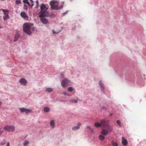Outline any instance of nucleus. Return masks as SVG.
<instances>
[{
  "label": "nucleus",
  "instance_id": "obj_1",
  "mask_svg": "<svg viewBox=\"0 0 146 146\" xmlns=\"http://www.w3.org/2000/svg\"><path fill=\"white\" fill-rule=\"evenodd\" d=\"M40 11L39 13L40 14L38 17L41 18L42 17H46L50 16V14L48 13V8L45 5L42 3L40 6Z\"/></svg>",
  "mask_w": 146,
  "mask_h": 146
},
{
  "label": "nucleus",
  "instance_id": "obj_2",
  "mask_svg": "<svg viewBox=\"0 0 146 146\" xmlns=\"http://www.w3.org/2000/svg\"><path fill=\"white\" fill-rule=\"evenodd\" d=\"M59 1L56 0L51 1L50 3L51 8L52 9L55 10L62 9L63 7V5H61L60 7H58V5L59 4Z\"/></svg>",
  "mask_w": 146,
  "mask_h": 146
},
{
  "label": "nucleus",
  "instance_id": "obj_3",
  "mask_svg": "<svg viewBox=\"0 0 146 146\" xmlns=\"http://www.w3.org/2000/svg\"><path fill=\"white\" fill-rule=\"evenodd\" d=\"M33 26V24L30 23H25L23 25V31L28 35L32 33L31 28Z\"/></svg>",
  "mask_w": 146,
  "mask_h": 146
},
{
  "label": "nucleus",
  "instance_id": "obj_4",
  "mask_svg": "<svg viewBox=\"0 0 146 146\" xmlns=\"http://www.w3.org/2000/svg\"><path fill=\"white\" fill-rule=\"evenodd\" d=\"M106 128L103 129L102 130L101 133L102 135H107L109 132H111L113 130V129L112 127Z\"/></svg>",
  "mask_w": 146,
  "mask_h": 146
},
{
  "label": "nucleus",
  "instance_id": "obj_5",
  "mask_svg": "<svg viewBox=\"0 0 146 146\" xmlns=\"http://www.w3.org/2000/svg\"><path fill=\"white\" fill-rule=\"evenodd\" d=\"M101 125L104 127H111L109 124V122L108 120L106 119H102L100 121Z\"/></svg>",
  "mask_w": 146,
  "mask_h": 146
},
{
  "label": "nucleus",
  "instance_id": "obj_6",
  "mask_svg": "<svg viewBox=\"0 0 146 146\" xmlns=\"http://www.w3.org/2000/svg\"><path fill=\"white\" fill-rule=\"evenodd\" d=\"M4 129L7 132H13L15 129V127L13 125H6L4 128Z\"/></svg>",
  "mask_w": 146,
  "mask_h": 146
},
{
  "label": "nucleus",
  "instance_id": "obj_7",
  "mask_svg": "<svg viewBox=\"0 0 146 146\" xmlns=\"http://www.w3.org/2000/svg\"><path fill=\"white\" fill-rule=\"evenodd\" d=\"M70 81L67 79L65 78L61 82V84L62 87L65 88L68 86Z\"/></svg>",
  "mask_w": 146,
  "mask_h": 146
},
{
  "label": "nucleus",
  "instance_id": "obj_8",
  "mask_svg": "<svg viewBox=\"0 0 146 146\" xmlns=\"http://www.w3.org/2000/svg\"><path fill=\"white\" fill-rule=\"evenodd\" d=\"M19 109L20 110V112L21 113L25 112L26 114H28L32 112V111L31 109H27L25 108H19Z\"/></svg>",
  "mask_w": 146,
  "mask_h": 146
},
{
  "label": "nucleus",
  "instance_id": "obj_9",
  "mask_svg": "<svg viewBox=\"0 0 146 146\" xmlns=\"http://www.w3.org/2000/svg\"><path fill=\"white\" fill-rule=\"evenodd\" d=\"M27 82V80L24 78H21L19 80V83L21 85H26Z\"/></svg>",
  "mask_w": 146,
  "mask_h": 146
},
{
  "label": "nucleus",
  "instance_id": "obj_10",
  "mask_svg": "<svg viewBox=\"0 0 146 146\" xmlns=\"http://www.w3.org/2000/svg\"><path fill=\"white\" fill-rule=\"evenodd\" d=\"M40 19V21L42 23L44 24H46L48 23V20L45 18L42 17Z\"/></svg>",
  "mask_w": 146,
  "mask_h": 146
},
{
  "label": "nucleus",
  "instance_id": "obj_11",
  "mask_svg": "<svg viewBox=\"0 0 146 146\" xmlns=\"http://www.w3.org/2000/svg\"><path fill=\"white\" fill-rule=\"evenodd\" d=\"M99 85L100 86V88L101 89V90L103 92H104L105 90L104 87V86L102 82V81L100 80L99 82Z\"/></svg>",
  "mask_w": 146,
  "mask_h": 146
},
{
  "label": "nucleus",
  "instance_id": "obj_12",
  "mask_svg": "<svg viewBox=\"0 0 146 146\" xmlns=\"http://www.w3.org/2000/svg\"><path fill=\"white\" fill-rule=\"evenodd\" d=\"M21 16L24 19H27L28 18V16L24 12H22L21 13Z\"/></svg>",
  "mask_w": 146,
  "mask_h": 146
},
{
  "label": "nucleus",
  "instance_id": "obj_13",
  "mask_svg": "<svg viewBox=\"0 0 146 146\" xmlns=\"http://www.w3.org/2000/svg\"><path fill=\"white\" fill-rule=\"evenodd\" d=\"M76 99L75 100H73L72 99H71L70 100V102L72 103H76L78 102V100H79L78 98L76 97Z\"/></svg>",
  "mask_w": 146,
  "mask_h": 146
},
{
  "label": "nucleus",
  "instance_id": "obj_14",
  "mask_svg": "<svg viewBox=\"0 0 146 146\" xmlns=\"http://www.w3.org/2000/svg\"><path fill=\"white\" fill-rule=\"evenodd\" d=\"M50 126L52 128H54L55 127V122L53 120H52L50 121Z\"/></svg>",
  "mask_w": 146,
  "mask_h": 146
},
{
  "label": "nucleus",
  "instance_id": "obj_15",
  "mask_svg": "<svg viewBox=\"0 0 146 146\" xmlns=\"http://www.w3.org/2000/svg\"><path fill=\"white\" fill-rule=\"evenodd\" d=\"M94 126L96 127H100L102 126L101 124L100 123H99L98 122H95L94 123Z\"/></svg>",
  "mask_w": 146,
  "mask_h": 146
},
{
  "label": "nucleus",
  "instance_id": "obj_16",
  "mask_svg": "<svg viewBox=\"0 0 146 146\" xmlns=\"http://www.w3.org/2000/svg\"><path fill=\"white\" fill-rule=\"evenodd\" d=\"M4 20L5 21L9 18V17L8 14H7L3 17Z\"/></svg>",
  "mask_w": 146,
  "mask_h": 146
},
{
  "label": "nucleus",
  "instance_id": "obj_17",
  "mask_svg": "<svg viewBox=\"0 0 146 146\" xmlns=\"http://www.w3.org/2000/svg\"><path fill=\"white\" fill-rule=\"evenodd\" d=\"M53 90V89L52 88H48L46 89L45 91L47 92H51Z\"/></svg>",
  "mask_w": 146,
  "mask_h": 146
},
{
  "label": "nucleus",
  "instance_id": "obj_18",
  "mask_svg": "<svg viewBox=\"0 0 146 146\" xmlns=\"http://www.w3.org/2000/svg\"><path fill=\"white\" fill-rule=\"evenodd\" d=\"M50 109L49 107H45L44 108V111L45 112H47L50 111Z\"/></svg>",
  "mask_w": 146,
  "mask_h": 146
},
{
  "label": "nucleus",
  "instance_id": "obj_19",
  "mask_svg": "<svg viewBox=\"0 0 146 146\" xmlns=\"http://www.w3.org/2000/svg\"><path fill=\"white\" fill-rule=\"evenodd\" d=\"M98 137L99 140L101 141H103L105 139V137L103 135H100Z\"/></svg>",
  "mask_w": 146,
  "mask_h": 146
},
{
  "label": "nucleus",
  "instance_id": "obj_20",
  "mask_svg": "<svg viewBox=\"0 0 146 146\" xmlns=\"http://www.w3.org/2000/svg\"><path fill=\"white\" fill-rule=\"evenodd\" d=\"M122 143L124 145H125L127 143V141L122 137Z\"/></svg>",
  "mask_w": 146,
  "mask_h": 146
},
{
  "label": "nucleus",
  "instance_id": "obj_21",
  "mask_svg": "<svg viewBox=\"0 0 146 146\" xmlns=\"http://www.w3.org/2000/svg\"><path fill=\"white\" fill-rule=\"evenodd\" d=\"M80 128L79 126H75L73 127L72 129L73 130H76Z\"/></svg>",
  "mask_w": 146,
  "mask_h": 146
},
{
  "label": "nucleus",
  "instance_id": "obj_22",
  "mask_svg": "<svg viewBox=\"0 0 146 146\" xmlns=\"http://www.w3.org/2000/svg\"><path fill=\"white\" fill-rule=\"evenodd\" d=\"M3 13V14L5 15H6L7 13L9 11L6 9H2L1 10Z\"/></svg>",
  "mask_w": 146,
  "mask_h": 146
},
{
  "label": "nucleus",
  "instance_id": "obj_23",
  "mask_svg": "<svg viewBox=\"0 0 146 146\" xmlns=\"http://www.w3.org/2000/svg\"><path fill=\"white\" fill-rule=\"evenodd\" d=\"M23 2L24 3H26L29 6H30V3L29 2L28 0H23Z\"/></svg>",
  "mask_w": 146,
  "mask_h": 146
},
{
  "label": "nucleus",
  "instance_id": "obj_24",
  "mask_svg": "<svg viewBox=\"0 0 146 146\" xmlns=\"http://www.w3.org/2000/svg\"><path fill=\"white\" fill-rule=\"evenodd\" d=\"M19 37V34L18 33H17L15 36L14 38H16L18 39V38Z\"/></svg>",
  "mask_w": 146,
  "mask_h": 146
},
{
  "label": "nucleus",
  "instance_id": "obj_25",
  "mask_svg": "<svg viewBox=\"0 0 146 146\" xmlns=\"http://www.w3.org/2000/svg\"><path fill=\"white\" fill-rule=\"evenodd\" d=\"M73 90V88L72 87H70L68 89V90L70 92H72Z\"/></svg>",
  "mask_w": 146,
  "mask_h": 146
},
{
  "label": "nucleus",
  "instance_id": "obj_26",
  "mask_svg": "<svg viewBox=\"0 0 146 146\" xmlns=\"http://www.w3.org/2000/svg\"><path fill=\"white\" fill-rule=\"evenodd\" d=\"M111 145L112 146H118L117 143H115L112 141L111 142Z\"/></svg>",
  "mask_w": 146,
  "mask_h": 146
},
{
  "label": "nucleus",
  "instance_id": "obj_27",
  "mask_svg": "<svg viewBox=\"0 0 146 146\" xmlns=\"http://www.w3.org/2000/svg\"><path fill=\"white\" fill-rule=\"evenodd\" d=\"M29 143L28 141H25L23 143V145L24 146H26Z\"/></svg>",
  "mask_w": 146,
  "mask_h": 146
},
{
  "label": "nucleus",
  "instance_id": "obj_28",
  "mask_svg": "<svg viewBox=\"0 0 146 146\" xmlns=\"http://www.w3.org/2000/svg\"><path fill=\"white\" fill-rule=\"evenodd\" d=\"M21 1L20 0H16V3L17 4H21Z\"/></svg>",
  "mask_w": 146,
  "mask_h": 146
},
{
  "label": "nucleus",
  "instance_id": "obj_29",
  "mask_svg": "<svg viewBox=\"0 0 146 146\" xmlns=\"http://www.w3.org/2000/svg\"><path fill=\"white\" fill-rule=\"evenodd\" d=\"M117 123V124L118 125H119V126L120 127H121V122L119 120H117L116 121Z\"/></svg>",
  "mask_w": 146,
  "mask_h": 146
},
{
  "label": "nucleus",
  "instance_id": "obj_30",
  "mask_svg": "<svg viewBox=\"0 0 146 146\" xmlns=\"http://www.w3.org/2000/svg\"><path fill=\"white\" fill-rule=\"evenodd\" d=\"M28 7L27 5H24V7H23V8L24 9H26V10H27V9H28Z\"/></svg>",
  "mask_w": 146,
  "mask_h": 146
},
{
  "label": "nucleus",
  "instance_id": "obj_31",
  "mask_svg": "<svg viewBox=\"0 0 146 146\" xmlns=\"http://www.w3.org/2000/svg\"><path fill=\"white\" fill-rule=\"evenodd\" d=\"M54 13H50V16H48V17H53L54 16Z\"/></svg>",
  "mask_w": 146,
  "mask_h": 146
},
{
  "label": "nucleus",
  "instance_id": "obj_32",
  "mask_svg": "<svg viewBox=\"0 0 146 146\" xmlns=\"http://www.w3.org/2000/svg\"><path fill=\"white\" fill-rule=\"evenodd\" d=\"M87 128L88 129H90L92 131H93V129H92L90 126H87Z\"/></svg>",
  "mask_w": 146,
  "mask_h": 146
},
{
  "label": "nucleus",
  "instance_id": "obj_33",
  "mask_svg": "<svg viewBox=\"0 0 146 146\" xmlns=\"http://www.w3.org/2000/svg\"><path fill=\"white\" fill-rule=\"evenodd\" d=\"M68 11H66L65 12H64V13H62V15H63V16H64V15H66L67 13H68Z\"/></svg>",
  "mask_w": 146,
  "mask_h": 146
},
{
  "label": "nucleus",
  "instance_id": "obj_34",
  "mask_svg": "<svg viewBox=\"0 0 146 146\" xmlns=\"http://www.w3.org/2000/svg\"><path fill=\"white\" fill-rule=\"evenodd\" d=\"M63 94L64 95L68 96V94L66 92H64L63 93Z\"/></svg>",
  "mask_w": 146,
  "mask_h": 146
},
{
  "label": "nucleus",
  "instance_id": "obj_35",
  "mask_svg": "<svg viewBox=\"0 0 146 146\" xmlns=\"http://www.w3.org/2000/svg\"><path fill=\"white\" fill-rule=\"evenodd\" d=\"M60 76L62 78H64V76L63 75V74L62 73H61L60 74Z\"/></svg>",
  "mask_w": 146,
  "mask_h": 146
},
{
  "label": "nucleus",
  "instance_id": "obj_36",
  "mask_svg": "<svg viewBox=\"0 0 146 146\" xmlns=\"http://www.w3.org/2000/svg\"><path fill=\"white\" fill-rule=\"evenodd\" d=\"M31 29L33 31H34L35 30V28L34 27H32L31 28Z\"/></svg>",
  "mask_w": 146,
  "mask_h": 146
},
{
  "label": "nucleus",
  "instance_id": "obj_37",
  "mask_svg": "<svg viewBox=\"0 0 146 146\" xmlns=\"http://www.w3.org/2000/svg\"><path fill=\"white\" fill-rule=\"evenodd\" d=\"M101 110H106V108L105 107H102L101 108Z\"/></svg>",
  "mask_w": 146,
  "mask_h": 146
},
{
  "label": "nucleus",
  "instance_id": "obj_38",
  "mask_svg": "<svg viewBox=\"0 0 146 146\" xmlns=\"http://www.w3.org/2000/svg\"><path fill=\"white\" fill-rule=\"evenodd\" d=\"M52 33L53 34H55V33L57 34V33H56L55 32V31L54 30H52Z\"/></svg>",
  "mask_w": 146,
  "mask_h": 146
},
{
  "label": "nucleus",
  "instance_id": "obj_39",
  "mask_svg": "<svg viewBox=\"0 0 146 146\" xmlns=\"http://www.w3.org/2000/svg\"><path fill=\"white\" fill-rule=\"evenodd\" d=\"M36 5H39V3L38 0H36Z\"/></svg>",
  "mask_w": 146,
  "mask_h": 146
},
{
  "label": "nucleus",
  "instance_id": "obj_40",
  "mask_svg": "<svg viewBox=\"0 0 146 146\" xmlns=\"http://www.w3.org/2000/svg\"><path fill=\"white\" fill-rule=\"evenodd\" d=\"M3 133V131H0V135Z\"/></svg>",
  "mask_w": 146,
  "mask_h": 146
},
{
  "label": "nucleus",
  "instance_id": "obj_41",
  "mask_svg": "<svg viewBox=\"0 0 146 146\" xmlns=\"http://www.w3.org/2000/svg\"><path fill=\"white\" fill-rule=\"evenodd\" d=\"M17 40H18V39L15 38V39H14L13 41H14V42H15V41H16Z\"/></svg>",
  "mask_w": 146,
  "mask_h": 146
},
{
  "label": "nucleus",
  "instance_id": "obj_42",
  "mask_svg": "<svg viewBox=\"0 0 146 146\" xmlns=\"http://www.w3.org/2000/svg\"><path fill=\"white\" fill-rule=\"evenodd\" d=\"M38 5H36V6L35 8H37L38 7Z\"/></svg>",
  "mask_w": 146,
  "mask_h": 146
},
{
  "label": "nucleus",
  "instance_id": "obj_43",
  "mask_svg": "<svg viewBox=\"0 0 146 146\" xmlns=\"http://www.w3.org/2000/svg\"><path fill=\"white\" fill-rule=\"evenodd\" d=\"M7 146H10V143L9 142L7 143Z\"/></svg>",
  "mask_w": 146,
  "mask_h": 146
},
{
  "label": "nucleus",
  "instance_id": "obj_44",
  "mask_svg": "<svg viewBox=\"0 0 146 146\" xmlns=\"http://www.w3.org/2000/svg\"><path fill=\"white\" fill-rule=\"evenodd\" d=\"M32 3H33L34 2L33 1V0H29Z\"/></svg>",
  "mask_w": 146,
  "mask_h": 146
},
{
  "label": "nucleus",
  "instance_id": "obj_45",
  "mask_svg": "<svg viewBox=\"0 0 146 146\" xmlns=\"http://www.w3.org/2000/svg\"><path fill=\"white\" fill-rule=\"evenodd\" d=\"M32 5H31V7H32L33 5H34V4L33 3H32Z\"/></svg>",
  "mask_w": 146,
  "mask_h": 146
},
{
  "label": "nucleus",
  "instance_id": "obj_46",
  "mask_svg": "<svg viewBox=\"0 0 146 146\" xmlns=\"http://www.w3.org/2000/svg\"><path fill=\"white\" fill-rule=\"evenodd\" d=\"M2 104V103L1 102H0V105H1Z\"/></svg>",
  "mask_w": 146,
  "mask_h": 146
},
{
  "label": "nucleus",
  "instance_id": "obj_47",
  "mask_svg": "<svg viewBox=\"0 0 146 146\" xmlns=\"http://www.w3.org/2000/svg\"><path fill=\"white\" fill-rule=\"evenodd\" d=\"M112 115V113H111L110 114V116H111Z\"/></svg>",
  "mask_w": 146,
  "mask_h": 146
},
{
  "label": "nucleus",
  "instance_id": "obj_48",
  "mask_svg": "<svg viewBox=\"0 0 146 146\" xmlns=\"http://www.w3.org/2000/svg\"><path fill=\"white\" fill-rule=\"evenodd\" d=\"M4 143H1V145H4Z\"/></svg>",
  "mask_w": 146,
  "mask_h": 146
},
{
  "label": "nucleus",
  "instance_id": "obj_49",
  "mask_svg": "<svg viewBox=\"0 0 146 146\" xmlns=\"http://www.w3.org/2000/svg\"><path fill=\"white\" fill-rule=\"evenodd\" d=\"M61 102H64L65 101V100H61L60 101Z\"/></svg>",
  "mask_w": 146,
  "mask_h": 146
},
{
  "label": "nucleus",
  "instance_id": "obj_50",
  "mask_svg": "<svg viewBox=\"0 0 146 146\" xmlns=\"http://www.w3.org/2000/svg\"><path fill=\"white\" fill-rule=\"evenodd\" d=\"M1 28V27L0 26V29Z\"/></svg>",
  "mask_w": 146,
  "mask_h": 146
},
{
  "label": "nucleus",
  "instance_id": "obj_51",
  "mask_svg": "<svg viewBox=\"0 0 146 146\" xmlns=\"http://www.w3.org/2000/svg\"><path fill=\"white\" fill-rule=\"evenodd\" d=\"M63 3H64V2H63Z\"/></svg>",
  "mask_w": 146,
  "mask_h": 146
}]
</instances>
